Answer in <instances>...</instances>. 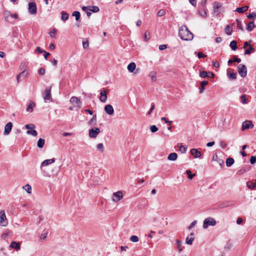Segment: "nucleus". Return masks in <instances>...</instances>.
Instances as JSON below:
<instances>
[{"label": "nucleus", "instance_id": "nucleus-52", "mask_svg": "<svg viewBox=\"0 0 256 256\" xmlns=\"http://www.w3.org/2000/svg\"><path fill=\"white\" fill-rule=\"evenodd\" d=\"M248 18H253V19H255L256 18V14L255 12H252L251 14H250L248 16H247Z\"/></svg>", "mask_w": 256, "mask_h": 256}, {"label": "nucleus", "instance_id": "nucleus-2", "mask_svg": "<svg viewBox=\"0 0 256 256\" xmlns=\"http://www.w3.org/2000/svg\"><path fill=\"white\" fill-rule=\"evenodd\" d=\"M55 161V158H52V159L44 160L40 165V169L44 173V175L46 176L50 177L52 172L48 171L47 168H46L48 164H50Z\"/></svg>", "mask_w": 256, "mask_h": 256}, {"label": "nucleus", "instance_id": "nucleus-51", "mask_svg": "<svg viewBox=\"0 0 256 256\" xmlns=\"http://www.w3.org/2000/svg\"><path fill=\"white\" fill-rule=\"evenodd\" d=\"M150 130L152 132H155L158 131V128L155 125L150 126Z\"/></svg>", "mask_w": 256, "mask_h": 256}, {"label": "nucleus", "instance_id": "nucleus-16", "mask_svg": "<svg viewBox=\"0 0 256 256\" xmlns=\"http://www.w3.org/2000/svg\"><path fill=\"white\" fill-rule=\"evenodd\" d=\"M253 127V124L250 121L246 120L242 123V130H244Z\"/></svg>", "mask_w": 256, "mask_h": 256}, {"label": "nucleus", "instance_id": "nucleus-46", "mask_svg": "<svg viewBox=\"0 0 256 256\" xmlns=\"http://www.w3.org/2000/svg\"><path fill=\"white\" fill-rule=\"evenodd\" d=\"M187 148L184 146H181L179 148V150L182 153L184 154L186 152Z\"/></svg>", "mask_w": 256, "mask_h": 256}, {"label": "nucleus", "instance_id": "nucleus-22", "mask_svg": "<svg viewBox=\"0 0 256 256\" xmlns=\"http://www.w3.org/2000/svg\"><path fill=\"white\" fill-rule=\"evenodd\" d=\"M177 158H178L177 154L175 152H172V153H170L168 156V159L169 160L174 161V160H176Z\"/></svg>", "mask_w": 256, "mask_h": 256}, {"label": "nucleus", "instance_id": "nucleus-10", "mask_svg": "<svg viewBox=\"0 0 256 256\" xmlns=\"http://www.w3.org/2000/svg\"><path fill=\"white\" fill-rule=\"evenodd\" d=\"M123 198L122 193L120 191L114 192L112 194V200L117 202L122 199Z\"/></svg>", "mask_w": 256, "mask_h": 256}, {"label": "nucleus", "instance_id": "nucleus-3", "mask_svg": "<svg viewBox=\"0 0 256 256\" xmlns=\"http://www.w3.org/2000/svg\"><path fill=\"white\" fill-rule=\"evenodd\" d=\"M216 222L215 220L211 217L206 218L204 221L203 228L206 229L208 226H214Z\"/></svg>", "mask_w": 256, "mask_h": 256}, {"label": "nucleus", "instance_id": "nucleus-47", "mask_svg": "<svg viewBox=\"0 0 256 256\" xmlns=\"http://www.w3.org/2000/svg\"><path fill=\"white\" fill-rule=\"evenodd\" d=\"M130 240L132 242H136L138 241V238L136 236H132L130 238Z\"/></svg>", "mask_w": 256, "mask_h": 256}, {"label": "nucleus", "instance_id": "nucleus-24", "mask_svg": "<svg viewBox=\"0 0 256 256\" xmlns=\"http://www.w3.org/2000/svg\"><path fill=\"white\" fill-rule=\"evenodd\" d=\"M4 16L6 21H9V18L11 17V12L9 10H5L4 12Z\"/></svg>", "mask_w": 256, "mask_h": 256}, {"label": "nucleus", "instance_id": "nucleus-50", "mask_svg": "<svg viewBox=\"0 0 256 256\" xmlns=\"http://www.w3.org/2000/svg\"><path fill=\"white\" fill-rule=\"evenodd\" d=\"M256 162V156H252L250 158V162L251 164H255Z\"/></svg>", "mask_w": 256, "mask_h": 256}, {"label": "nucleus", "instance_id": "nucleus-21", "mask_svg": "<svg viewBox=\"0 0 256 256\" xmlns=\"http://www.w3.org/2000/svg\"><path fill=\"white\" fill-rule=\"evenodd\" d=\"M36 104L33 102H30L27 106L26 110L28 112H31L33 110V108L35 106Z\"/></svg>", "mask_w": 256, "mask_h": 256}, {"label": "nucleus", "instance_id": "nucleus-18", "mask_svg": "<svg viewBox=\"0 0 256 256\" xmlns=\"http://www.w3.org/2000/svg\"><path fill=\"white\" fill-rule=\"evenodd\" d=\"M190 154L195 158H200L201 156L200 152L198 150L192 148L190 150Z\"/></svg>", "mask_w": 256, "mask_h": 256}, {"label": "nucleus", "instance_id": "nucleus-29", "mask_svg": "<svg viewBox=\"0 0 256 256\" xmlns=\"http://www.w3.org/2000/svg\"><path fill=\"white\" fill-rule=\"evenodd\" d=\"M234 160L233 158H229L226 160V165L227 166L230 167L234 163Z\"/></svg>", "mask_w": 256, "mask_h": 256}, {"label": "nucleus", "instance_id": "nucleus-53", "mask_svg": "<svg viewBox=\"0 0 256 256\" xmlns=\"http://www.w3.org/2000/svg\"><path fill=\"white\" fill-rule=\"evenodd\" d=\"M208 72L206 71H202L200 72V76L202 78H206L208 76Z\"/></svg>", "mask_w": 256, "mask_h": 256}, {"label": "nucleus", "instance_id": "nucleus-59", "mask_svg": "<svg viewBox=\"0 0 256 256\" xmlns=\"http://www.w3.org/2000/svg\"><path fill=\"white\" fill-rule=\"evenodd\" d=\"M197 222V221L196 220H194L190 224V226H188V228L189 229H192V228H193L195 225L196 224Z\"/></svg>", "mask_w": 256, "mask_h": 256}, {"label": "nucleus", "instance_id": "nucleus-30", "mask_svg": "<svg viewBox=\"0 0 256 256\" xmlns=\"http://www.w3.org/2000/svg\"><path fill=\"white\" fill-rule=\"evenodd\" d=\"M254 50H255L252 47V46H250L248 47V48L244 52V54L245 55L250 54L252 52H254Z\"/></svg>", "mask_w": 256, "mask_h": 256}, {"label": "nucleus", "instance_id": "nucleus-54", "mask_svg": "<svg viewBox=\"0 0 256 256\" xmlns=\"http://www.w3.org/2000/svg\"><path fill=\"white\" fill-rule=\"evenodd\" d=\"M47 235H48V232H46L44 234H42L41 235H40V238L41 240H44L46 239V236H47Z\"/></svg>", "mask_w": 256, "mask_h": 256}, {"label": "nucleus", "instance_id": "nucleus-34", "mask_svg": "<svg viewBox=\"0 0 256 256\" xmlns=\"http://www.w3.org/2000/svg\"><path fill=\"white\" fill-rule=\"evenodd\" d=\"M246 186L250 189L253 190L256 186V183L248 182H246Z\"/></svg>", "mask_w": 256, "mask_h": 256}, {"label": "nucleus", "instance_id": "nucleus-7", "mask_svg": "<svg viewBox=\"0 0 256 256\" xmlns=\"http://www.w3.org/2000/svg\"><path fill=\"white\" fill-rule=\"evenodd\" d=\"M222 8V4L218 2H215L213 4V9L214 13L216 16L218 15L221 12V9Z\"/></svg>", "mask_w": 256, "mask_h": 256}, {"label": "nucleus", "instance_id": "nucleus-17", "mask_svg": "<svg viewBox=\"0 0 256 256\" xmlns=\"http://www.w3.org/2000/svg\"><path fill=\"white\" fill-rule=\"evenodd\" d=\"M10 248L19 250L20 249V243L15 241H12L10 245Z\"/></svg>", "mask_w": 256, "mask_h": 256}, {"label": "nucleus", "instance_id": "nucleus-9", "mask_svg": "<svg viewBox=\"0 0 256 256\" xmlns=\"http://www.w3.org/2000/svg\"><path fill=\"white\" fill-rule=\"evenodd\" d=\"M100 130L98 128H94L90 130L89 136L91 138H96L100 134Z\"/></svg>", "mask_w": 256, "mask_h": 256}, {"label": "nucleus", "instance_id": "nucleus-39", "mask_svg": "<svg viewBox=\"0 0 256 256\" xmlns=\"http://www.w3.org/2000/svg\"><path fill=\"white\" fill-rule=\"evenodd\" d=\"M72 16H75L76 20L78 21L80 18V12L78 11H74L72 13Z\"/></svg>", "mask_w": 256, "mask_h": 256}, {"label": "nucleus", "instance_id": "nucleus-19", "mask_svg": "<svg viewBox=\"0 0 256 256\" xmlns=\"http://www.w3.org/2000/svg\"><path fill=\"white\" fill-rule=\"evenodd\" d=\"M212 160L217 162L220 166H222L224 164L223 160L218 158L216 154H214L212 156Z\"/></svg>", "mask_w": 256, "mask_h": 256}, {"label": "nucleus", "instance_id": "nucleus-56", "mask_svg": "<svg viewBox=\"0 0 256 256\" xmlns=\"http://www.w3.org/2000/svg\"><path fill=\"white\" fill-rule=\"evenodd\" d=\"M165 11L164 10H160L158 12V16H162L165 14Z\"/></svg>", "mask_w": 256, "mask_h": 256}, {"label": "nucleus", "instance_id": "nucleus-55", "mask_svg": "<svg viewBox=\"0 0 256 256\" xmlns=\"http://www.w3.org/2000/svg\"><path fill=\"white\" fill-rule=\"evenodd\" d=\"M220 146L222 148H225L226 147L227 144L224 142L222 140L220 142Z\"/></svg>", "mask_w": 256, "mask_h": 256}, {"label": "nucleus", "instance_id": "nucleus-48", "mask_svg": "<svg viewBox=\"0 0 256 256\" xmlns=\"http://www.w3.org/2000/svg\"><path fill=\"white\" fill-rule=\"evenodd\" d=\"M240 98L242 99V104H247V98H246V96L245 94H242L240 96Z\"/></svg>", "mask_w": 256, "mask_h": 256}, {"label": "nucleus", "instance_id": "nucleus-23", "mask_svg": "<svg viewBox=\"0 0 256 256\" xmlns=\"http://www.w3.org/2000/svg\"><path fill=\"white\" fill-rule=\"evenodd\" d=\"M248 8V6H244L240 8H238L236 11L238 13H244V12H246Z\"/></svg>", "mask_w": 256, "mask_h": 256}, {"label": "nucleus", "instance_id": "nucleus-28", "mask_svg": "<svg viewBox=\"0 0 256 256\" xmlns=\"http://www.w3.org/2000/svg\"><path fill=\"white\" fill-rule=\"evenodd\" d=\"M230 46L232 50H236L238 48L236 42V40L232 41Z\"/></svg>", "mask_w": 256, "mask_h": 256}, {"label": "nucleus", "instance_id": "nucleus-4", "mask_svg": "<svg viewBox=\"0 0 256 256\" xmlns=\"http://www.w3.org/2000/svg\"><path fill=\"white\" fill-rule=\"evenodd\" d=\"M51 86L46 88L42 93V97L45 102L52 101V98L51 96Z\"/></svg>", "mask_w": 256, "mask_h": 256}, {"label": "nucleus", "instance_id": "nucleus-1", "mask_svg": "<svg viewBox=\"0 0 256 256\" xmlns=\"http://www.w3.org/2000/svg\"><path fill=\"white\" fill-rule=\"evenodd\" d=\"M178 36L184 40H190L193 38L192 34L188 30L186 26H182L178 32Z\"/></svg>", "mask_w": 256, "mask_h": 256}, {"label": "nucleus", "instance_id": "nucleus-33", "mask_svg": "<svg viewBox=\"0 0 256 256\" xmlns=\"http://www.w3.org/2000/svg\"><path fill=\"white\" fill-rule=\"evenodd\" d=\"M68 13H66V12H62V20H63V21H66V20L68 18Z\"/></svg>", "mask_w": 256, "mask_h": 256}, {"label": "nucleus", "instance_id": "nucleus-20", "mask_svg": "<svg viewBox=\"0 0 256 256\" xmlns=\"http://www.w3.org/2000/svg\"><path fill=\"white\" fill-rule=\"evenodd\" d=\"M28 73L26 71L24 70L22 72H20L18 75L16 76V80L18 82L20 80V78H24L27 76Z\"/></svg>", "mask_w": 256, "mask_h": 256}, {"label": "nucleus", "instance_id": "nucleus-40", "mask_svg": "<svg viewBox=\"0 0 256 256\" xmlns=\"http://www.w3.org/2000/svg\"><path fill=\"white\" fill-rule=\"evenodd\" d=\"M149 76L151 78L152 80H153V81H156V72H154V71H152V72H150L149 74Z\"/></svg>", "mask_w": 256, "mask_h": 256}, {"label": "nucleus", "instance_id": "nucleus-63", "mask_svg": "<svg viewBox=\"0 0 256 256\" xmlns=\"http://www.w3.org/2000/svg\"><path fill=\"white\" fill-rule=\"evenodd\" d=\"M167 48V46L166 44H162L159 46V49L160 50H164Z\"/></svg>", "mask_w": 256, "mask_h": 256}, {"label": "nucleus", "instance_id": "nucleus-36", "mask_svg": "<svg viewBox=\"0 0 256 256\" xmlns=\"http://www.w3.org/2000/svg\"><path fill=\"white\" fill-rule=\"evenodd\" d=\"M23 189H24L28 194H31L32 192L31 186L28 184L24 186Z\"/></svg>", "mask_w": 256, "mask_h": 256}, {"label": "nucleus", "instance_id": "nucleus-62", "mask_svg": "<svg viewBox=\"0 0 256 256\" xmlns=\"http://www.w3.org/2000/svg\"><path fill=\"white\" fill-rule=\"evenodd\" d=\"M199 14L202 16V17L206 18V12L205 10H204L203 12H199Z\"/></svg>", "mask_w": 256, "mask_h": 256}, {"label": "nucleus", "instance_id": "nucleus-6", "mask_svg": "<svg viewBox=\"0 0 256 256\" xmlns=\"http://www.w3.org/2000/svg\"><path fill=\"white\" fill-rule=\"evenodd\" d=\"M238 72L242 78H244L247 74V69L245 65L240 64L238 66Z\"/></svg>", "mask_w": 256, "mask_h": 256}, {"label": "nucleus", "instance_id": "nucleus-12", "mask_svg": "<svg viewBox=\"0 0 256 256\" xmlns=\"http://www.w3.org/2000/svg\"><path fill=\"white\" fill-rule=\"evenodd\" d=\"M136 64L134 62H130L127 67L128 70L130 72H133L134 74H136L138 73V70L136 72H134V70L136 68Z\"/></svg>", "mask_w": 256, "mask_h": 256}, {"label": "nucleus", "instance_id": "nucleus-43", "mask_svg": "<svg viewBox=\"0 0 256 256\" xmlns=\"http://www.w3.org/2000/svg\"><path fill=\"white\" fill-rule=\"evenodd\" d=\"M236 24H237V28L239 29H240L241 30L243 31L244 28L242 26V22L238 20H236Z\"/></svg>", "mask_w": 256, "mask_h": 256}, {"label": "nucleus", "instance_id": "nucleus-15", "mask_svg": "<svg viewBox=\"0 0 256 256\" xmlns=\"http://www.w3.org/2000/svg\"><path fill=\"white\" fill-rule=\"evenodd\" d=\"M12 127V124L11 122H8L4 127V135H8L10 132Z\"/></svg>", "mask_w": 256, "mask_h": 256}, {"label": "nucleus", "instance_id": "nucleus-38", "mask_svg": "<svg viewBox=\"0 0 256 256\" xmlns=\"http://www.w3.org/2000/svg\"><path fill=\"white\" fill-rule=\"evenodd\" d=\"M26 134H28L32 135V136H36L38 134L37 132L34 130H28L26 132Z\"/></svg>", "mask_w": 256, "mask_h": 256}, {"label": "nucleus", "instance_id": "nucleus-60", "mask_svg": "<svg viewBox=\"0 0 256 256\" xmlns=\"http://www.w3.org/2000/svg\"><path fill=\"white\" fill-rule=\"evenodd\" d=\"M96 114H95L91 118V120H90L89 123L91 124V123L94 122H96Z\"/></svg>", "mask_w": 256, "mask_h": 256}, {"label": "nucleus", "instance_id": "nucleus-58", "mask_svg": "<svg viewBox=\"0 0 256 256\" xmlns=\"http://www.w3.org/2000/svg\"><path fill=\"white\" fill-rule=\"evenodd\" d=\"M246 172V170L245 168H241L238 171L237 174L238 175H241V174H243Z\"/></svg>", "mask_w": 256, "mask_h": 256}, {"label": "nucleus", "instance_id": "nucleus-42", "mask_svg": "<svg viewBox=\"0 0 256 256\" xmlns=\"http://www.w3.org/2000/svg\"><path fill=\"white\" fill-rule=\"evenodd\" d=\"M88 41L86 39H84L82 40V46L84 48H86L88 47Z\"/></svg>", "mask_w": 256, "mask_h": 256}, {"label": "nucleus", "instance_id": "nucleus-32", "mask_svg": "<svg viewBox=\"0 0 256 256\" xmlns=\"http://www.w3.org/2000/svg\"><path fill=\"white\" fill-rule=\"evenodd\" d=\"M100 9L97 6H89V11L93 12H99Z\"/></svg>", "mask_w": 256, "mask_h": 256}, {"label": "nucleus", "instance_id": "nucleus-44", "mask_svg": "<svg viewBox=\"0 0 256 256\" xmlns=\"http://www.w3.org/2000/svg\"><path fill=\"white\" fill-rule=\"evenodd\" d=\"M194 240V238H189L188 237H187L186 240V242L188 244H192Z\"/></svg>", "mask_w": 256, "mask_h": 256}, {"label": "nucleus", "instance_id": "nucleus-35", "mask_svg": "<svg viewBox=\"0 0 256 256\" xmlns=\"http://www.w3.org/2000/svg\"><path fill=\"white\" fill-rule=\"evenodd\" d=\"M228 77L232 80H235L236 78V74L234 72L230 73L228 71L227 72Z\"/></svg>", "mask_w": 256, "mask_h": 256}, {"label": "nucleus", "instance_id": "nucleus-31", "mask_svg": "<svg viewBox=\"0 0 256 256\" xmlns=\"http://www.w3.org/2000/svg\"><path fill=\"white\" fill-rule=\"evenodd\" d=\"M224 31L226 32V33L228 34V35H231L232 34V28L229 25H228L226 26V27L225 28V30H224Z\"/></svg>", "mask_w": 256, "mask_h": 256}, {"label": "nucleus", "instance_id": "nucleus-26", "mask_svg": "<svg viewBox=\"0 0 256 256\" xmlns=\"http://www.w3.org/2000/svg\"><path fill=\"white\" fill-rule=\"evenodd\" d=\"M254 26L255 25L254 22H250L248 24L246 27V30L248 32H251L254 28Z\"/></svg>", "mask_w": 256, "mask_h": 256}, {"label": "nucleus", "instance_id": "nucleus-57", "mask_svg": "<svg viewBox=\"0 0 256 256\" xmlns=\"http://www.w3.org/2000/svg\"><path fill=\"white\" fill-rule=\"evenodd\" d=\"M56 31L55 29L52 30L49 33L50 36L51 38H54L55 36V34H56Z\"/></svg>", "mask_w": 256, "mask_h": 256}, {"label": "nucleus", "instance_id": "nucleus-45", "mask_svg": "<svg viewBox=\"0 0 256 256\" xmlns=\"http://www.w3.org/2000/svg\"><path fill=\"white\" fill-rule=\"evenodd\" d=\"M35 126L34 124H27L25 126V128L28 129V130H32L34 128H35Z\"/></svg>", "mask_w": 256, "mask_h": 256}, {"label": "nucleus", "instance_id": "nucleus-5", "mask_svg": "<svg viewBox=\"0 0 256 256\" xmlns=\"http://www.w3.org/2000/svg\"><path fill=\"white\" fill-rule=\"evenodd\" d=\"M8 222L6 218L5 212L1 210L0 212V226H6L8 225Z\"/></svg>", "mask_w": 256, "mask_h": 256}, {"label": "nucleus", "instance_id": "nucleus-8", "mask_svg": "<svg viewBox=\"0 0 256 256\" xmlns=\"http://www.w3.org/2000/svg\"><path fill=\"white\" fill-rule=\"evenodd\" d=\"M37 7L34 2H30L28 3V11L31 14H36Z\"/></svg>", "mask_w": 256, "mask_h": 256}, {"label": "nucleus", "instance_id": "nucleus-64", "mask_svg": "<svg viewBox=\"0 0 256 256\" xmlns=\"http://www.w3.org/2000/svg\"><path fill=\"white\" fill-rule=\"evenodd\" d=\"M190 2L194 6H196L197 4V2L196 0H189Z\"/></svg>", "mask_w": 256, "mask_h": 256}, {"label": "nucleus", "instance_id": "nucleus-11", "mask_svg": "<svg viewBox=\"0 0 256 256\" xmlns=\"http://www.w3.org/2000/svg\"><path fill=\"white\" fill-rule=\"evenodd\" d=\"M107 93L108 91L105 88H102L101 90L100 94V100L102 102H105L107 100Z\"/></svg>", "mask_w": 256, "mask_h": 256}, {"label": "nucleus", "instance_id": "nucleus-25", "mask_svg": "<svg viewBox=\"0 0 256 256\" xmlns=\"http://www.w3.org/2000/svg\"><path fill=\"white\" fill-rule=\"evenodd\" d=\"M208 84V82L206 81V80L203 81L200 83L201 88H200V94H202L204 92V86H206Z\"/></svg>", "mask_w": 256, "mask_h": 256}, {"label": "nucleus", "instance_id": "nucleus-13", "mask_svg": "<svg viewBox=\"0 0 256 256\" xmlns=\"http://www.w3.org/2000/svg\"><path fill=\"white\" fill-rule=\"evenodd\" d=\"M105 112L109 115H112L114 113V110L111 104H107L104 107Z\"/></svg>", "mask_w": 256, "mask_h": 256}, {"label": "nucleus", "instance_id": "nucleus-41", "mask_svg": "<svg viewBox=\"0 0 256 256\" xmlns=\"http://www.w3.org/2000/svg\"><path fill=\"white\" fill-rule=\"evenodd\" d=\"M176 244L177 245V248L178 250V252H181L182 251V248H181L182 242L179 240H176Z\"/></svg>", "mask_w": 256, "mask_h": 256}, {"label": "nucleus", "instance_id": "nucleus-61", "mask_svg": "<svg viewBox=\"0 0 256 256\" xmlns=\"http://www.w3.org/2000/svg\"><path fill=\"white\" fill-rule=\"evenodd\" d=\"M38 74H39L40 75H44V74H45V70L44 68H40V70H39V71H38Z\"/></svg>", "mask_w": 256, "mask_h": 256}, {"label": "nucleus", "instance_id": "nucleus-49", "mask_svg": "<svg viewBox=\"0 0 256 256\" xmlns=\"http://www.w3.org/2000/svg\"><path fill=\"white\" fill-rule=\"evenodd\" d=\"M186 174H188V177L190 179H192V178L196 175L195 174H191V171L190 170H187L186 171Z\"/></svg>", "mask_w": 256, "mask_h": 256}, {"label": "nucleus", "instance_id": "nucleus-27", "mask_svg": "<svg viewBox=\"0 0 256 256\" xmlns=\"http://www.w3.org/2000/svg\"><path fill=\"white\" fill-rule=\"evenodd\" d=\"M45 143V140L43 138H40L38 141L37 146L39 148H42Z\"/></svg>", "mask_w": 256, "mask_h": 256}, {"label": "nucleus", "instance_id": "nucleus-37", "mask_svg": "<svg viewBox=\"0 0 256 256\" xmlns=\"http://www.w3.org/2000/svg\"><path fill=\"white\" fill-rule=\"evenodd\" d=\"M97 150L100 152H103L104 151V146L102 143L98 144L96 146Z\"/></svg>", "mask_w": 256, "mask_h": 256}, {"label": "nucleus", "instance_id": "nucleus-14", "mask_svg": "<svg viewBox=\"0 0 256 256\" xmlns=\"http://www.w3.org/2000/svg\"><path fill=\"white\" fill-rule=\"evenodd\" d=\"M70 102L74 106L80 107V105L81 104V102L80 100L76 97L72 96L70 100Z\"/></svg>", "mask_w": 256, "mask_h": 256}]
</instances>
